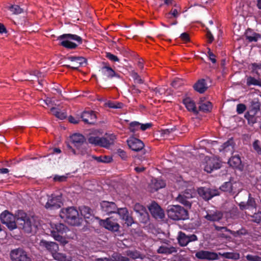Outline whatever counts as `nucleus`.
Segmentation results:
<instances>
[{
    "mask_svg": "<svg viewBox=\"0 0 261 261\" xmlns=\"http://www.w3.org/2000/svg\"><path fill=\"white\" fill-rule=\"evenodd\" d=\"M16 223L20 229L27 233L36 232L40 225V222L36 217L28 216L22 211H18Z\"/></svg>",
    "mask_w": 261,
    "mask_h": 261,
    "instance_id": "nucleus-1",
    "label": "nucleus"
},
{
    "mask_svg": "<svg viewBox=\"0 0 261 261\" xmlns=\"http://www.w3.org/2000/svg\"><path fill=\"white\" fill-rule=\"evenodd\" d=\"M60 216L71 225H79L81 223L82 218L77 210L73 207L62 208L60 211Z\"/></svg>",
    "mask_w": 261,
    "mask_h": 261,
    "instance_id": "nucleus-2",
    "label": "nucleus"
},
{
    "mask_svg": "<svg viewBox=\"0 0 261 261\" xmlns=\"http://www.w3.org/2000/svg\"><path fill=\"white\" fill-rule=\"evenodd\" d=\"M60 41V44L63 47L68 49H74L77 46V44L82 43V39L81 37L71 34H65L59 36L57 39Z\"/></svg>",
    "mask_w": 261,
    "mask_h": 261,
    "instance_id": "nucleus-3",
    "label": "nucleus"
},
{
    "mask_svg": "<svg viewBox=\"0 0 261 261\" xmlns=\"http://www.w3.org/2000/svg\"><path fill=\"white\" fill-rule=\"evenodd\" d=\"M52 229L50 231L51 236L54 239L63 245H65L68 243L66 238L62 236L64 233H66L68 230V227L62 223H58L51 224Z\"/></svg>",
    "mask_w": 261,
    "mask_h": 261,
    "instance_id": "nucleus-4",
    "label": "nucleus"
},
{
    "mask_svg": "<svg viewBox=\"0 0 261 261\" xmlns=\"http://www.w3.org/2000/svg\"><path fill=\"white\" fill-rule=\"evenodd\" d=\"M167 215L170 218L174 220H185L188 218L187 211L178 205L168 206Z\"/></svg>",
    "mask_w": 261,
    "mask_h": 261,
    "instance_id": "nucleus-5",
    "label": "nucleus"
},
{
    "mask_svg": "<svg viewBox=\"0 0 261 261\" xmlns=\"http://www.w3.org/2000/svg\"><path fill=\"white\" fill-rule=\"evenodd\" d=\"M1 222L6 224L10 229H14L16 228V216L6 211L2 213L0 216Z\"/></svg>",
    "mask_w": 261,
    "mask_h": 261,
    "instance_id": "nucleus-6",
    "label": "nucleus"
},
{
    "mask_svg": "<svg viewBox=\"0 0 261 261\" xmlns=\"http://www.w3.org/2000/svg\"><path fill=\"white\" fill-rule=\"evenodd\" d=\"M203 163L204 169L207 173L212 172L214 170L219 169L221 167V162L216 157L210 158L206 156Z\"/></svg>",
    "mask_w": 261,
    "mask_h": 261,
    "instance_id": "nucleus-7",
    "label": "nucleus"
},
{
    "mask_svg": "<svg viewBox=\"0 0 261 261\" xmlns=\"http://www.w3.org/2000/svg\"><path fill=\"white\" fill-rule=\"evenodd\" d=\"M10 257L12 261H32L27 252L20 248L11 250Z\"/></svg>",
    "mask_w": 261,
    "mask_h": 261,
    "instance_id": "nucleus-8",
    "label": "nucleus"
},
{
    "mask_svg": "<svg viewBox=\"0 0 261 261\" xmlns=\"http://www.w3.org/2000/svg\"><path fill=\"white\" fill-rule=\"evenodd\" d=\"M61 195H56L52 194L48 196L47 201L46 202L45 207L47 209H57L61 207L62 202Z\"/></svg>",
    "mask_w": 261,
    "mask_h": 261,
    "instance_id": "nucleus-9",
    "label": "nucleus"
},
{
    "mask_svg": "<svg viewBox=\"0 0 261 261\" xmlns=\"http://www.w3.org/2000/svg\"><path fill=\"white\" fill-rule=\"evenodd\" d=\"M100 224L106 229L112 231H118L120 228L119 224L112 217L107 218L106 220H101L100 221Z\"/></svg>",
    "mask_w": 261,
    "mask_h": 261,
    "instance_id": "nucleus-10",
    "label": "nucleus"
},
{
    "mask_svg": "<svg viewBox=\"0 0 261 261\" xmlns=\"http://www.w3.org/2000/svg\"><path fill=\"white\" fill-rule=\"evenodd\" d=\"M198 194L205 200H208L215 196L219 195V191L217 189L201 187L198 189Z\"/></svg>",
    "mask_w": 261,
    "mask_h": 261,
    "instance_id": "nucleus-11",
    "label": "nucleus"
},
{
    "mask_svg": "<svg viewBox=\"0 0 261 261\" xmlns=\"http://www.w3.org/2000/svg\"><path fill=\"white\" fill-rule=\"evenodd\" d=\"M177 240L180 246H186L189 243L197 240V237L195 234L188 236L185 233L179 231L177 236Z\"/></svg>",
    "mask_w": 261,
    "mask_h": 261,
    "instance_id": "nucleus-12",
    "label": "nucleus"
},
{
    "mask_svg": "<svg viewBox=\"0 0 261 261\" xmlns=\"http://www.w3.org/2000/svg\"><path fill=\"white\" fill-rule=\"evenodd\" d=\"M134 210L138 214L140 221L146 223L148 220V214L145 208L140 204L136 203L134 205Z\"/></svg>",
    "mask_w": 261,
    "mask_h": 261,
    "instance_id": "nucleus-13",
    "label": "nucleus"
},
{
    "mask_svg": "<svg viewBox=\"0 0 261 261\" xmlns=\"http://www.w3.org/2000/svg\"><path fill=\"white\" fill-rule=\"evenodd\" d=\"M149 210L155 219H162L164 217V213L161 207L156 202H152L148 207Z\"/></svg>",
    "mask_w": 261,
    "mask_h": 261,
    "instance_id": "nucleus-14",
    "label": "nucleus"
},
{
    "mask_svg": "<svg viewBox=\"0 0 261 261\" xmlns=\"http://www.w3.org/2000/svg\"><path fill=\"white\" fill-rule=\"evenodd\" d=\"M196 256L199 259L207 260H216L218 259V255L215 252L201 250L197 252Z\"/></svg>",
    "mask_w": 261,
    "mask_h": 261,
    "instance_id": "nucleus-15",
    "label": "nucleus"
},
{
    "mask_svg": "<svg viewBox=\"0 0 261 261\" xmlns=\"http://www.w3.org/2000/svg\"><path fill=\"white\" fill-rule=\"evenodd\" d=\"M100 206L102 210L108 214L115 213L118 210L116 204L113 202L103 201L100 203Z\"/></svg>",
    "mask_w": 261,
    "mask_h": 261,
    "instance_id": "nucleus-16",
    "label": "nucleus"
},
{
    "mask_svg": "<svg viewBox=\"0 0 261 261\" xmlns=\"http://www.w3.org/2000/svg\"><path fill=\"white\" fill-rule=\"evenodd\" d=\"M127 144L130 149L136 151L141 150L144 146L142 141L135 138H132L128 140Z\"/></svg>",
    "mask_w": 261,
    "mask_h": 261,
    "instance_id": "nucleus-17",
    "label": "nucleus"
},
{
    "mask_svg": "<svg viewBox=\"0 0 261 261\" xmlns=\"http://www.w3.org/2000/svg\"><path fill=\"white\" fill-rule=\"evenodd\" d=\"M81 118L85 123L92 124L95 122L96 116L92 111H85L81 114Z\"/></svg>",
    "mask_w": 261,
    "mask_h": 261,
    "instance_id": "nucleus-18",
    "label": "nucleus"
},
{
    "mask_svg": "<svg viewBox=\"0 0 261 261\" xmlns=\"http://www.w3.org/2000/svg\"><path fill=\"white\" fill-rule=\"evenodd\" d=\"M40 246L44 248L53 254L54 252L59 250L58 245L53 242H48L45 240H41L40 242Z\"/></svg>",
    "mask_w": 261,
    "mask_h": 261,
    "instance_id": "nucleus-19",
    "label": "nucleus"
},
{
    "mask_svg": "<svg viewBox=\"0 0 261 261\" xmlns=\"http://www.w3.org/2000/svg\"><path fill=\"white\" fill-rule=\"evenodd\" d=\"M115 139L116 136L113 134L107 135L105 137H100L98 146L108 148L114 143Z\"/></svg>",
    "mask_w": 261,
    "mask_h": 261,
    "instance_id": "nucleus-20",
    "label": "nucleus"
},
{
    "mask_svg": "<svg viewBox=\"0 0 261 261\" xmlns=\"http://www.w3.org/2000/svg\"><path fill=\"white\" fill-rule=\"evenodd\" d=\"M102 75L107 79H112L114 77L119 78L120 76L109 66H104L100 70Z\"/></svg>",
    "mask_w": 261,
    "mask_h": 261,
    "instance_id": "nucleus-21",
    "label": "nucleus"
},
{
    "mask_svg": "<svg viewBox=\"0 0 261 261\" xmlns=\"http://www.w3.org/2000/svg\"><path fill=\"white\" fill-rule=\"evenodd\" d=\"M69 59L72 63V66H68L74 69H77L80 66H85L87 64V60L83 57H70Z\"/></svg>",
    "mask_w": 261,
    "mask_h": 261,
    "instance_id": "nucleus-22",
    "label": "nucleus"
},
{
    "mask_svg": "<svg viewBox=\"0 0 261 261\" xmlns=\"http://www.w3.org/2000/svg\"><path fill=\"white\" fill-rule=\"evenodd\" d=\"M165 186L166 183L164 180L156 178L152 179L149 185L151 192H153L160 189L163 188L165 187Z\"/></svg>",
    "mask_w": 261,
    "mask_h": 261,
    "instance_id": "nucleus-23",
    "label": "nucleus"
},
{
    "mask_svg": "<svg viewBox=\"0 0 261 261\" xmlns=\"http://www.w3.org/2000/svg\"><path fill=\"white\" fill-rule=\"evenodd\" d=\"M71 139L73 144L77 147L81 146L85 142L84 136L80 134L72 135L71 136Z\"/></svg>",
    "mask_w": 261,
    "mask_h": 261,
    "instance_id": "nucleus-24",
    "label": "nucleus"
},
{
    "mask_svg": "<svg viewBox=\"0 0 261 261\" xmlns=\"http://www.w3.org/2000/svg\"><path fill=\"white\" fill-rule=\"evenodd\" d=\"M223 217V214L219 211L210 212L205 216L207 220L210 221H219Z\"/></svg>",
    "mask_w": 261,
    "mask_h": 261,
    "instance_id": "nucleus-25",
    "label": "nucleus"
},
{
    "mask_svg": "<svg viewBox=\"0 0 261 261\" xmlns=\"http://www.w3.org/2000/svg\"><path fill=\"white\" fill-rule=\"evenodd\" d=\"M219 150L220 151L230 152V153H232L234 150V144L233 140L231 139L228 140L219 148Z\"/></svg>",
    "mask_w": 261,
    "mask_h": 261,
    "instance_id": "nucleus-26",
    "label": "nucleus"
},
{
    "mask_svg": "<svg viewBox=\"0 0 261 261\" xmlns=\"http://www.w3.org/2000/svg\"><path fill=\"white\" fill-rule=\"evenodd\" d=\"M157 252L160 254H170L176 252L177 250L173 246L163 245L159 248Z\"/></svg>",
    "mask_w": 261,
    "mask_h": 261,
    "instance_id": "nucleus-27",
    "label": "nucleus"
},
{
    "mask_svg": "<svg viewBox=\"0 0 261 261\" xmlns=\"http://www.w3.org/2000/svg\"><path fill=\"white\" fill-rule=\"evenodd\" d=\"M184 104L189 111L197 113V111L194 101L190 98L188 97L183 100Z\"/></svg>",
    "mask_w": 261,
    "mask_h": 261,
    "instance_id": "nucleus-28",
    "label": "nucleus"
},
{
    "mask_svg": "<svg viewBox=\"0 0 261 261\" xmlns=\"http://www.w3.org/2000/svg\"><path fill=\"white\" fill-rule=\"evenodd\" d=\"M194 89L200 93H203L207 88L204 79L199 80L194 86Z\"/></svg>",
    "mask_w": 261,
    "mask_h": 261,
    "instance_id": "nucleus-29",
    "label": "nucleus"
},
{
    "mask_svg": "<svg viewBox=\"0 0 261 261\" xmlns=\"http://www.w3.org/2000/svg\"><path fill=\"white\" fill-rule=\"evenodd\" d=\"M191 197L192 196L188 193H187L186 195H185V194H181L178 195L176 198V200L177 201L184 204V205L188 207H190L191 204L190 201H189L188 199Z\"/></svg>",
    "mask_w": 261,
    "mask_h": 261,
    "instance_id": "nucleus-30",
    "label": "nucleus"
},
{
    "mask_svg": "<svg viewBox=\"0 0 261 261\" xmlns=\"http://www.w3.org/2000/svg\"><path fill=\"white\" fill-rule=\"evenodd\" d=\"M241 160L239 155H234L228 161L229 165L233 168L241 169Z\"/></svg>",
    "mask_w": 261,
    "mask_h": 261,
    "instance_id": "nucleus-31",
    "label": "nucleus"
},
{
    "mask_svg": "<svg viewBox=\"0 0 261 261\" xmlns=\"http://www.w3.org/2000/svg\"><path fill=\"white\" fill-rule=\"evenodd\" d=\"M245 36L246 39L249 42H256L261 37L259 34L253 32L250 30L246 31Z\"/></svg>",
    "mask_w": 261,
    "mask_h": 261,
    "instance_id": "nucleus-32",
    "label": "nucleus"
},
{
    "mask_svg": "<svg viewBox=\"0 0 261 261\" xmlns=\"http://www.w3.org/2000/svg\"><path fill=\"white\" fill-rule=\"evenodd\" d=\"M199 110L204 112L210 111L212 109L211 102L208 101L203 102L202 99L200 100V105L199 106Z\"/></svg>",
    "mask_w": 261,
    "mask_h": 261,
    "instance_id": "nucleus-33",
    "label": "nucleus"
},
{
    "mask_svg": "<svg viewBox=\"0 0 261 261\" xmlns=\"http://www.w3.org/2000/svg\"><path fill=\"white\" fill-rule=\"evenodd\" d=\"M51 112L53 115L56 116L57 118L60 119H64L67 116V114L65 112L60 111L59 109L53 107L50 109Z\"/></svg>",
    "mask_w": 261,
    "mask_h": 261,
    "instance_id": "nucleus-34",
    "label": "nucleus"
},
{
    "mask_svg": "<svg viewBox=\"0 0 261 261\" xmlns=\"http://www.w3.org/2000/svg\"><path fill=\"white\" fill-rule=\"evenodd\" d=\"M181 13L180 9L179 8L172 9L170 12L166 14V17L167 19L177 18Z\"/></svg>",
    "mask_w": 261,
    "mask_h": 261,
    "instance_id": "nucleus-35",
    "label": "nucleus"
},
{
    "mask_svg": "<svg viewBox=\"0 0 261 261\" xmlns=\"http://www.w3.org/2000/svg\"><path fill=\"white\" fill-rule=\"evenodd\" d=\"M219 254L226 258L238 260L240 258V255L238 253L224 252L219 253Z\"/></svg>",
    "mask_w": 261,
    "mask_h": 261,
    "instance_id": "nucleus-36",
    "label": "nucleus"
},
{
    "mask_svg": "<svg viewBox=\"0 0 261 261\" xmlns=\"http://www.w3.org/2000/svg\"><path fill=\"white\" fill-rule=\"evenodd\" d=\"M103 259L105 261H128V257L122 256L117 253H114L111 258H104Z\"/></svg>",
    "mask_w": 261,
    "mask_h": 261,
    "instance_id": "nucleus-37",
    "label": "nucleus"
},
{
    "mask_svg": "<svg viewBox=\"0 0 261 261\" xmlns=\"http://www.w3.org/2000/svg\"><path fill=\"white\" fill-rule=\"evenodd\" d=\"M81 214L85 219H89L92 217L90 208L87 206H83L80 210Z\"/></svg>",
    "mask_w": 261,
    "mask_h": 261,
    "instance_id": "nucleus-38",
    "label": "nucleus"
},
{
    "mask_svg": "<svg viewBox=\"0 0 261 261\" xmlns=\"http://www.w3.org/2000/svg\"><path fill=\"white\" fill-rule=\"evenodd\" d=\"M8 9L14 15H18L23 12V9L16 5L9 6L8 7Z\"/></svg>",
    "mask_w": 261,
    "mask_h": 261,
    "instance_id": "nucleus-39",
    "label": "nucleus"
},
{
    "mask_svg": "<svg viewBox=\"0 0 261 261\" xmlns=\"http://www.w3.org/2000/svg\"><path fill=\"white\" fill-rule=\"evenodd\" d=\"M260 103L258 101H252L251 105V112L255 115L260 110Z\"/></svg>",
    "mask_w": 261,
    "mask_h": 261,
    "instance_id": "nucleus-40",
    "label": "nucleus"
},
{
    "mask_svg": "<svg viewBox=\"0 0 261 261\" xmlns=\"http://www.w3.org/2000/svg\"><path fill=\"white\" fill-rule=\"evenodd\" d=\"M247 85H257L261 86V81L257 80L254 77L249 76L247 79Z\"/></svg>",
    "mask_w": 261,
    "mask_h": 261,
    "instance_id": "nucleus-41",
    "label": "nucleus"
},
{
    "mask_svg": "<svg viewBox=\"0 0 261 261\" xmlns=\"http://www.w3.org/2000/svg\"><path fill=\"white\" fill-rule=\"evenodd\" d=\"M53 257L56 260L59 261H67L66 256L63 253H59L58 251L52 254Z\"/></svg>",
    "mask_w": 261,
    "mask_h": 261,
    "instance_id": "nucleus-42",
    "label": "nucleus"
},
{
    "mask_svg": "<svg viewBox=\"0 0 261 261\" xmlns=\"http://www.w3.org/2000/svg\"><path fill=\"white\" fill-rule=\"evenodd\" d=\"M129 129L133 133L136 132L140 129V123L137 121L131 122L129 124Z\"/></svg>",
    "mask_w": 261,
    "mask_h": 261,
    "instance_id": "nucleus-43",
    "label": "nucleus"
},
{
    "mask_svg": "<svg viewBox=\"0 0 261 261\" xmlns=\"http://www.w3.org/2000/svg\"><path fill=\"white\" fill-rule=\"evenodd\" d=\"M116 213L117 214L122 220L128 214L127 210L126 208H118V210L116 211Z\"/></svg>",
    "mask_w": 261,
    "mask_h": 261,
    "instance_id": "nucleus-44",
    "label": "nucleus"
},
{
    "mask_svg": "<svg viewBox=\"0 0 261 261\" xmlns=\"http://www.w3.org/2000/svg\"><path fill=\"white\" fill-rule=\"evenodd\" d=\"M106 106L110 108L120 109L122 108V103L120 102H114L112 101H108L105 103Z\"/></svg>",
    "mask_w": 261,
    "mask_h": 261,
    "instance_id": "nucleus-45",
    "label": "nucleus"
},
{
    "mask_svg": "<svg viewBox=\"0 0 261 261\" xmlns=\"http://www.w3.org/2000/svg\"><path fill=\"white\" fill-rule=\"evenodd\" d=\"M99 139L100 137H99L91 136L88 138V142L91 144L95 146H98Z\"/></svg>",
    "mask_w": 261,
    "mask_h": 261,
    "instance_id": "nucleus-46",
    "label": "nucleus"
},
{
    "mask_svg": "<svg viewBox=\"0 0 261 261\" xmlns=\"http://www.w3.org/2000/svg\"><path fill=\"white\" fill-rule=\"evenodd\" d=\"M253 147L256 152L261 155V147L260 145V142L259 140H256L253 143Z\"/></svg>",
    "mask_w": 261,
    "mask_h": 261,
    "instance_id": "nucleus-47",
    "label": "nucleus"
},
{
    "mask_svg": "<svg viewBox=\"0 0 261 261\" xmlns=\"http://www.w3.org/2000/svg\"><path fill=\"white\" fill-rule=\"evenodd\" d=\"M246 258L248 261H261V257L258 255L248 254Z\"/></svg>",
    "mask_w": 261,
    "mask_h": 261,
    "instance_id": "nucleus-48",
    "label": "nucleus"
},
{
    "mask_svg": "<svg viewBox=\"0 0 261 261\" xmlns=\"http://www.w3.org/2000/svg\"><path fill=\"white\" fill-rule=\"evenodd\" d=\"M252 218V221L254 222L259 223L261 222V212H258L251 216Z\"/></svg>",
    "mask_w": 261,
    "mask_h": 261,
    "instance_id": "nucleus-49",
    "label": "nucleus"
},
{
    "mask_svg": "<svg viewBox=\"0 0 261 261\" xmlns=\"http://www.w3.org/2000/svg\"><path fill=\"white\" fill-rule=\"evenodd\" d=\"M248 208H256V204L254 198L249 197L248 200L247 202Z\"/></svg>",
    "mask_w": 261,
    "mask_h": 261,
    "instance_id": "nucleus-50",
    "label": "nucleus"
},
{
    "mask_svg": "<svg viewBox=\"0 0 261 261\" xmlns=\"http://www.w3.org/2000/svg\"><path fill=\"white\" fill-rule=\"evenodd\" d=\"M228 232H230L232 235H233V236L235 237L240 236L241 235L245 234L246 233V230L244 229L237 231H232L229 230Z\"/></svg>",
    "mask_w": 261,
    "mask_h": 261,
    "instance_id": "nucleus-51",
    "label": "nucleus"
},
{
    "mask_svg": "<svg viewBox=\"0 0 261 261\" xmlns=\"http://www.w3.org/2000/svg\"><path fill=\"white\" fill-rule=\"evenodd\" d=\"M132 76L136 83L139 84L143 83V80L137 72L133 71L132 73Z\"/></svg>",
    "mask_w": 261,
    "mask_h": 261,
    "instance_id": "nucleus-52",
    "label": "nucleus"
},
{
    "mask_svg": "<svg viewBox=\"0 0 261 261\" xmlns=\"http://www.w3.org/2000/svg\"><path fill=\"white\" fill-rule=\"evenodd\" d=\"M246 107L244 104H238L237 107V112L238 114H242L245 111Z\"/></svg>",
    "mask_w": 261,
    "mask_h": 261,
    "instance_id": "nucleus-53",
    "label": "nucleus"
},
{
    "mask_svg": "<svg viewBox=\"0 0 261 261\" xmlns=\"http://www.w3.org/2000/svg\"><path fill=\"white\" fill-rule=\"evenodd\" d=\"M67 175L68 174H66L65 175H62V176L56 175L54 177V180L56 181H60V182L65 181L67 178Z\"/></svg>",
    "mask_w": 261,
    "mask_h": 261,
    "instance_id": "nucleus-54",
    "label": "nucleus"
},
{
    "mask_svg": "<svg viewBox=\"0 0 261 261\" xmlns=\"http://www.w3.org/2000/svg\"><path fill=\"white\" fill-rule=\"evenodd\" d=\"M106 57L110 60L113 62H118L119 61V59L117 56L112 54L110 53H107Z\"/></svg>",
    "mask_w": 261,
    "mask_h": 261,
    "instance_id": "nucleus-55",
    "label": "nucleus"
},
{
    "mask_svg": "<svg viewBox=\"0 0 261 261\" xmlns=\"http://www.w3.org/2000/svg\"><path fill=\"white\" fill-rule=\"evenodd\" d=\"M155 94L157 96H161L165 93V88H156L154 90Z\"/></svg>",
    "mask_w": 261,
    "mask_h": 261,
    "instance_id": "nucleus-56",
    "label": "nucleus"
},
{
    "mask_svg": "<svg viewBox=\"0 0 261 261\" xmlns=\"http://www.w3.org/2000/svg\"><path fill=\"white\" fill-rule=\"evenodd\" d=\"M123 220L125 221V223L128 226H130L133 223V218L129 216L128 214Z\"/></svg>",
    "mask_w": 261,
    "mask_h": 261,
    "instance_id": "nucleus-57",
    "label": "nucleus"
},
{
    "mask_svg": "<svg viewBox=\"0 0 261 261\" xmlns=\"http://www.w3.org/2000/svg\"><path fill=\"white\" fill-rule=\"evenodd\" d=\"M182 84V83L181 80L176 79L172 82V83H171V85L172 86V87L177 88L180 85H181Z\"/></svg>",
    "mask_w": 261,
    "mask_h": 261,
    "instance_id": "nucleus-58",
    "label": "nucleus"
},
{
    "mask_svg": "<svg viewBox=\"0 0 261 261\" xmlns=\"http://www.w3.org/2000/svg\"><path fill=\"white\" fill-rule=\"evenodd\" d=\"M119 156L121 157V158L123 160H125L127 158L126 152L121 149H118L117 151Z\"/></svg>",
    "mask_w": 261,
    "mask_h": 261,
    "instance_id": "nucleus-59",
    "label": "nucleus"
},
{
    "mask_svg": "<svg viewBox=\"0 0 261 261\" xmlns=\"http://www.w3.org/2000/svg\"><path fill=\"white\" fill-rule=\"evenodd\" d=\"M208 57L210 60L213 63H215L216 62V60L215 59V56L214 54L211 51L210 49H208V51L207 53Z\"/></svg>",
    "mask_w": 261,
    "mask_h": 261,
    "instance_id": "nucleus-60",
    "label": "nucleus"
},
{
    "mask_svg": "<svg viewBox=\"0 0 261 261\" xmlns=\"http://www.w3.org/2000/svg\"><path fill=\"white\" fill-rule=\"evenodd\" d=\"M151 126V124L149 123H145V124H141L140 123V129L142 130H145L146 129L149 128Z\"/></svg>",
    "mask_w": 261,
    "mask_h": 261,
    "instance_id": "nucleus-61",
    "label": "nucleus"
},
{
    "mask_svg": "<svg viewBox=\"0 0 261 261\" xmlns=\"http://www.w3.org/2000/svg\"><path fill=\"white\" fill-rule=\"evenodd\" d=\"M261 68V64L253 63L252 64V69L253 71L257 72V70Z\"/></svg>",
    "mask_w": 261,
    "mask_h": 261,
    "instance_id": "nucleus-62",
    "label": "nucleus"
},
{
    "mask_svg": "<svg viewBox=\"0 0 261 261\" xmlns=\"http://www.w3.org/2000/svg\"><path fill=\"white\" fill-rule=\"evenodd\" d=\"M180 37L181 39L185 42H188L190 41L189 36L187 33L181 34Z\"/></svg>",
    "mask_w": 261,
    "mask_h": 261,
    "instance_id": "nucleus-63",
    "label": "nucleus"
},
{
    "mask_svg": "<svg viewBox=\"0 0 261 261\" xmlns=\"http://www.w3.org/2000/svg\"><path fill=\"white\" fill-rule=\"evenodd\" d=\"M102 163H108L112 161V158L109 156H102Z\"/></svg>",
    "mask_w": 261,
    "mask_h": 261,
    "instance_id": "nucleus-64",
    "label": "nucleus"
}]
</instances>
